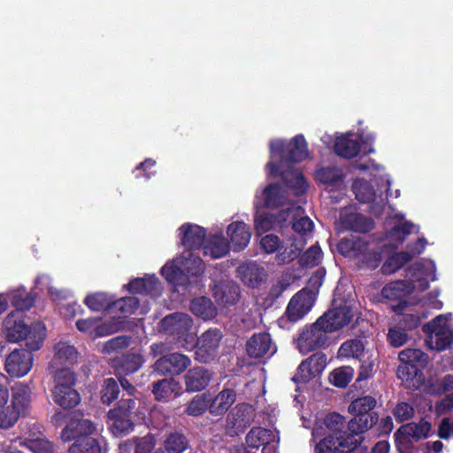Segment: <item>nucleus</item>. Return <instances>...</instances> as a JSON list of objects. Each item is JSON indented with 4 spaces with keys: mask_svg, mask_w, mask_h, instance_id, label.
Wrapping results in <instances>:
<instances>
[{
    "mask_svg": "<svg viewBox=\"0 0 453 453\" xmlns=\"http://www.w3.org/2000/svg\"><path fill=\"white\" fill-rule=\"evenodd\" d=\"M180 389V386L179 381L175 380L173 378H164L153 382L151 392L157 402L167 403L172 398L179 395Z\"/></svg>",
    "mask_w": 453,
    "mask_h": 453,
    "instance_id": "nucleus-23",
    "label": "nucleus"
},
{
    "mask_svg": "<svg viewBox=\"0 0 453 453\" xmlns=\"http://www.w3.org/2000/svg\"><path fill=\"white\" fill-rule=\"evenodd\" d=\"M314 228L313 221L307 216L301 217L292 221V229L295 233L300 234V239H305V236L311 234Z\"/></svg>",
    "mask_w": 453,
    "mask_h": 453,
    "instance_id": "nucleus-58",
    "label": "nucleus"
},
{
    "mask_svg": "<svg viewBox=\"0 0 453 453\" xmlns=\"http://www.w3.org/2000/svg\"><path fill=\"white\" fill-rule=\"evenodd\" d=\"M229 242L221 234L211 235L203 245L204 254L212 258L225 257L229 252Z\"/></svg>",
    "mask_w": 453,
    "mask_h": 453,
    "instance_id": "nucleus-32",
    "label": "nucleus"
},
{
    "mask_svg": "<svg viewBox=\"0 0 453 453\" xmlns=\"http://www.w3.org/2000/svg\"><path fill=\"white\" fill-rule=\"evenodd\" d=\"M136 408V398L135 397H126L123 395L121 399L117 403L116 406L110 411H116V413L123 416L132 418L133 413Z\"/></svg>",
    "mask_w": 453,
    "mask_h": 453,
    "instance_id": "nucleus-59",
    "label": "nucleus"
},
{
    "mask_svg": "<svg viewBox=\"0 0 453 453\" xmlns=\"http://www.w3.org/2000/svg\"><path fill=\"white\" fill-rule=\"evenodd\" d=\"M12 407H10L18 418L28 413L32 401V388L29 384L16 383L12 388Z\"/></svg>",
    "mask_w": 453,
    "mask_h": 453,
    "instance_id": "nucleus-19",
    "label": "nucleus"
},
{
    "mask_svg": "<svg viewBox=\"0 0 453 453\" xmlns=\"http://www.w3.org/2000/svg\"><path fill=\"white\" fill-rule=\"evenodd\" d=\"M237 271L242 275V280L252 288L257 287L265 276L264 267L256 263L239 266Z\"/></svg>",
    "mask_w": 453,
    "mask_h": 453,
    "instance_id": "nucleus-37",
    "label": "nucleus"
},
{
    "mask_svg": "<svg viewBox=\"0 0 453 453\" xmlns=\"http://www.w3.org/2000/svg\"><path fill=\"white\" fill-rule=\"evenodd\" d=\"M6 339L9 342L24 341L30 351L39 350L46 338V327L42 322L28 326L20 312H11L4 319Z\"/></svg>",
    "mask_w": 453,
    "mask_h": 453,
    "instance_id": "nucleus-3",
    "label": "nucleus"
},
{
    "mask_svg": "<svg viewBox=\"0 0 453 453\" xmlns=\"http://www.w3.org/2000/svg\"><path fill=\"white\" fill-rule=\"evenodd\" d=\"M212 373L206 368L196 366L189 369L184 375V384L187 392H199L210 383Z\"/></svg>",
    "mask_w": 453,
    "mask_h": 453,
    "instance_id": "nucleus-20",
    "label": "nucleus"
},
{
    "mask_svg": "<svg viewBox=\"0 0 453 453\" xmlns=\"http://www.w3.org/2000/svg\"><path fill=\"white\" fill-rule=\"evenodd\" d=\"M401 315L397 326L403 327L404 331L413 330L419 326L420 317L417 314L412 313H397Z\"/></svg>",
    "mask_w": 453,
    "mask_h": 453,
    "instance_id": "nucleus-64",
    "label": "nucleus"
},
{
    "mask_svg": "<svg viewBox=\"0 0 453 453\" xmlns=\"http://www.w3.org/2000/svg\"><path fill=\"white\" fill-rule=\"evenodd\" d=\"M326 355L323 352H316L305 359L308 365L311 368L315 377L324 371L326 365Z\"/></svg>",
    "mask_w": 453,
    "mask_h": 453,
    "instance_id": "nucleus-61",
    "label": "nucleus"
},
{
    "mask_svg": "<svg viewBox=\"0 0 453 453\" xmlns=\"http://www.w3.org/2000/svg\"><path fill=\"white\" fill-rule=\"evenodd\" d=\"M33 453H54L55 445L45 437L27 438L20 443Z\"/></svg>",
    "mask_w": 453,
    "mask_h": 453,
    "instance_id": "nucleus-46",
    "label": "nucleus"
},
{
    "mask_svg": "<svg viewBox=\"0 0 453 453\" xmlns=\"http://www.w3.org/2000/svg\"><path fill=\"white\" fill-rule=\"evenodd\" d=\"M430 430L431 424L428 421L422 419L418 423H409L401 426L397 430V433L418 441L422 438H426Z\"/></svg>",
    "mask_w": 453,
    "mask_h": 453,
    "instance_id": "nucleus-39",
    "label": "nucleus"
},
{
    "mask_svg": "<svg viewBox=\"0 0 453 453\" xmlns=\"http://www.w3.org/2000/svg\"><path fill=\"white\" fill-rule=\"evenodd\" d=\"M377 401L373 396L365 395L356 398L349 406V412L353 418L347 423L346 430L355 434V437L365 441V434L369 431L379 420V415L373 411Z\"/></svg>",
    "mask_w": 453,
    "mask_h": 453,
    "instance_id": "nucleus-4",
    "label": "nucleus"
},
{
    "mask_svg": "<svg viewBox=\"0 0 453 453\" xmlns=\"http://www.w3.org/2000/svg\"><path fill=\"white\" fill-rule=\"evenodd\" d=\"M131 337L128 335H118L104 342L103 351L107 354L120 351L129 346Z\"/></svg>",
    "mask_w": 453,
    "mask_h": 453,
    "instance_id": "nucleus-53",
    "label": "nucleus"
},
{
    "mask_svg": "<svg viewBox=\"0 0 453 453\" xmlns=\"http://www.w3.org/2000/svg\"><path fill=\"white\" fill-rule=\"evenodd\" d=\"M413 285L407 280H395L386 284L381 289V296L387 300L397 301V303L392 305V311L395 313H401L408 306L409 303L405 300L413 291Z\"/></svg>",
    "mask_w": 453,
    "mask_h": 453,
    "instance_id": "nucleus-15",
    "label": "nucleus"
},
{
    "mask_svg": "<svg viewBox=\"0 0 453 453\" xmlns=\"http://www.w3.org/2000/svg\"><path fill=\"white\" fill-rule=\"evenodd\" d=\"M275 224L274 214L273 213L257 214L254 218L255 229L260 234L273 229Z\"/></svg>",
    "mask_w": 453,
    "mask_h": 453,
    "instance_id": "nucleus-55",
    "label": "nucleus"
},
{
    "mask_svg": "<svg viewBox=\"0 0 453 453\" xmlns=\"http://www.w3.org/2000/svg\"><path fill=\"white\" fill-rule=\"evenodd\" d=\"M191 312L203 320L212 319L217 316V309L212 301L206 296L194 298L190 302Z\"/></svg>",
    "mask_w": 453,
    "mask_h": 453,
    "instance_id": "nucleus-34",
    "label": "nucleus"
},
{
    "mask_svg": "<svg viewBox=\"0 0 453 453\" xmlns=\"http://www.w3.org/2000/svg\"><path fill=\"white\" fill-rule=\"evenodd\" d=\"M54 360L61 365H72L77 361L78 351L74 346L65 342H58L55 347Z\"/></svg>",
    "mask_w": 453,
    "mask_h": 453,
    "instance_id": "nucleus-41",
    "label": "nucleus"
},
{
    "mask_svg": "<svg viewBox=\"0 0 453 453\" xmlns=\"http://www.w3.org/2000/svg\"><path fill=\"white\" fill-rule=\"evenodd\" d=\"M315 378L311 368L308 365L305 360L302 361L296 369V372L292 378V380L296 384H306Z\"/></svg>",
    "mask_w": 453,
    "mask_h": 453,
    "instance_id": "nucleus-60",
    "label": "nucleus"
},
{
    "mask_svg": "<svg viewBox=\"0 0 453 453\" xmlns=\"http://www.w3.org/2000/svg\"><path fill=\"white\" fill-rule=\"evenodd\" d=\"M388 343L394 348H399L404 345L408 340V334L403 327L395 326L390 327L387 334Z\"/></svg>",
    "mask_w": 453,
    "mask_h": 453,
    "instance_id": "nucleus-57",
    "label": "nucleus"
},
{
    "mask_svg": "<svg viewBox=\"0 0 453 453\" xmlns=\"http://www.w3.org/2000/svg\"><path fill=\"white\" fill-rule=\"evenodd\" d=\"M428 356L418 349H406L399 353L400 362L413 364L422 368L427 363Z\"/></svg>",
    "mask_w": 453,
    "mask_h": 453,
    "instance_id": "nucleus-50",
    "label": "nucleus"
},
{
    "mask_svg": "<svg viewBox=\"0 0 453 453\" xmlns=\"http://www.w3.org/2000/svg\"><path fill=\"white\" fill-rule=\"evenodd\" d=\"M256 417V411L251 404L242 403L230 410L226 418V434L235 437L244 433Z\"/></svg>",
    "mask_w": 453,
    "mask_h": 453,
    "instance_id": "nucleus-9",
    "label": "nucleus"
},
{
    "mask_svg": "<svg viewBox=\"0 0 453 453\" xmlns=\"http://www.w3.org/2000/svg\"><path fill=\"white\" fill-rule=\"evenodd\" d=\"M271 158L278 157L279 161L273 160L266 164L270 177H276L278 172L291 169L299 171L294 164L302 162L308 157V144L303 134H296L289 142L283 140H272L270 142Z\"/></svg>",
    "mask_w": 453,
    "mask_h": 453,
    "instance_id": "nucleus-2",
    "label": "nucleus"
},
{
    "mask_svg": "<svg viewBox=\"0 0 453 453\" xmlns=\"http://www.w3.org/2000/svg\"><path fill=\"white\" fill-rule=\"evenodd\" d=\"M330 333L324 323L317 324V320L310 326H305L296 339V345L299 351L308 354L316 349L324 348L327 345Z\"/></svg>",
    "mask_w": 453,
    "mask_h": 453,
    "instance_id": "nucleus-11",
    "label": "nucleus"
},
{
    "mask_svg": "<svg viewBox=\"0 0 453 453\" xmlns=\"http://www.w3.org/2000/svg\"><path fill=\"white\" fill-rule=\"evenodd\" d=\"M393 415L397 422H403L413 417L414 409L410 403L402 402L395 405L393 410Z\"/></svg>",
    "mask_w": 453,
    "mask_h": 453,
    "instance_id": "nucleus-63",
    "label": "nucleus"
},
{
    "mask_svg": "<svg viewBox=\"0 0 453 453\" xmlns=\"http://www.w3.org/2000/svg\"><path fill=\"white\" fill-rule=\"evenodd\" d=\"M443 315L435 317L423 325L422 331L427 334L426 343L432 349L442 351L453 344V332L446 323H441Z\"/></svg>",
    "mask_w": 453,
    "mask_h": 453,
    "instance_id": "nucleus-10",
    "label": "nucleus"
},
{
    "mask_svg": "<svg viewBox=\"0 0 453 453\" xmlns=\"http://www.w3.org/2000/svg\"><path fill=\"white\" fill-rule=\"evenodd\" d=\"M161 274L169 283L173 285H184L186 283L182 268L173 263L165 264L161 269Z\"/></svg>",
    "mask_w": 453,
    "mask_h": 453,
    "instance_id": "nucleus-51",
    "label": "nucleus"
},
{
    "mask_svg": "<svg viewBox=\"0 0 453 453\" xmlns=\"http://www.w3.org/2000/svg\"><path fill=\"white\" fill-rule=\"evenodd\" d=\"M163 446L167 453H183L190 448V441L182 430L173 429L165 434Z\"/></svg>",
    "mask_w": 453,
    "mask_h": 453,
    "instance_id": "nucleus-25",
    "label": "nucleus"
},
{
    "mask_svg": "<svg viewBox=\"0 0 453 453\" xmlns=\"http://www.w3.org/2000/svg\"><path fill=\"white\" fill-rule=\"evenodd\" d=\"M272 338L266 332L256 333L246 342V351L252 358H261L270 350Z\"/></svg>",
    "mask_w": 453,
    "mask_h": 453,
    "instance_id": "nucleus-24",
    "label": "nucleus"
},
{
    "mask_svg": "<svg viewBox=\"0 0 453 453\" xmlns=\"http://www.w3.org/2000/svg\"><path fill=\"white\" fill-rule=\"evenodd\" d=\"M84 303L94 311H107L114 306V301L104 293H95L86 296Z\"/></svg>",
    "mask_w": 453,
    "mask_h": 453,
    "instance_id": "nucleus-42",
    "label": "nucleus"
},
{
    "mask_svg": "<svg viewBox=\"0 0 453 453\" xmlns=\"http://www.w3.org/2000/svg\"><path fill=\"white\" fill-rule=\"evenodd\" d=\"M114 303L113 307H117L124 316L134 314L140 305V302L135 296L123 297Z\"/></svg>",
    "mask_w": 453,
    "mask_h": 453,
    "instance_id": "nucleus-56",
    "label": "nucleus"
},
{
    "mask_svg": "<svg viewBox=\"0 0 453 453\" xmlns=\"http://www.w3.org/2000/svg\"><path fill=\"white\" fill-rule=\"evenodd\" d=\"M150 354L157 359L153 364L154 372L162 376H179L191 365L188 356L180 352H168V348L164 342H155L150 347Z\"/></svg>",
    "mask_w": 453,
    "mask_h": 453,
    "instance_id": "nucleus-5",
    "label": "nucleus"
},
{
    "mask_svg": "<svg viewBox=\"0 0 453 453\" xmlns=\"http://www.w3.org/2000/svg\"><path fill=\"white\" fill-rule=\"evenodd\" d=\"M181 268L184 277L188 276H200L204 272V263L203 260L193 254H188V257L181 262Z\"/></svg>",
    "mask_w": 453,
    "mask_h": 453,
    "instance_id": "nucleus-47",
    "label": "nucleus"
},
{
    "mask_svg": "<svg viewBox=\"0 0 453 453\" xmlns=\"http://www.w3.org/2000/svg\"><path fill=\"white\" fill-rule=\"evenodd\" d=\"M280 180L269 183L263 190L262 196L264 206L275 209L290 202V196L299 197L304 195L308 189V182L300 171L287 169L278 172Z\"/></svg>",
    "mask_w": 453,
    "mask_h": 453,
    "instance_id": "nucleus-1",
    "label": "nucleus"
},
{
    "mask_svg": "<svg viewBox=\"0 0 453 453\" xmlns=\"http://www.w3.org/2000/svg\"><path fill=\"white\" fill-rule=\"evenodd\" d=\"M354 315L352 306L343 302L326 311L317 319V324L324 323L326 328L333 333L349 324Z\"/></svg>",
    "mask_w": 453,
    "mask_h": 453,
    "instance_id": "nucleus-13",
    "label": "nucleus"
},
{
    "mask_svg": "<svg viewBox=\"0 0 453 453\" xmlns=\"http://www.w3.org/2000/svg\"><path fill=\"white\" fill-rule=\"evenodd\" d=\"M134 453H151L156 445V441L151 434L145 436H134Z\"/></svg>",
    "mask_w": 453,
    "mask_h": 453,
    "instance_id": "nucleus-62",
    "label": "nucleus"
},
{
    "mask_svg": "<svg viewBox=\"0 0 453 453\" xmlns=\"http://www.w3.org/2000/svg\"><path fill=\"white\" fill-rule=\"evenodd\" d=\"M180 230L183 233L181 238V244L188 250H199L207 241L206 229L192 224H184L180 227Z\"/></svg>",
    "mask_w": 453,
    "mask_h": 453,
    "instance_id": "nucleus-21",
    "label": "nucleus"
},
{
    "mask_svg": "<svg viewBox=\"0 0 453 453\" xmlns=\"http://www.w3.org/2000/svg\"><path fill=\"white\" fill-rule=\"evenodd\" d=\"M95 424L85 418L71 419L61 432L63 441H76V440L95 434Z\"/></svg>",
    "mask_w": 453,
    "mask_h": 453,
    "instance_id": "nucleus-18",
    "label": "nucleus"
},
{
    "mask_svg": "<svg viewBox=\"0 0 453 453\" xmlns=\"http://www.w3.org/2000/svg\"><path fill=\"white\" fill-rule=\"evenodd\" d=\"M236 392L232 388H224L213 399H210V413L222 416L234 403Z\"/></svg>",
    "mask_w": 453,
    "mask_h": 453,
    "instance_id": "nucleus-26",
    "label": "nucleus"
},
{
    "mask_svg": "<svg viewBox=\"0 0 453 453\" xmlns=\"http://www.w3.org/2000/svg\"><path fill=\"white\" fill-rule=\"evenodd\" d=\"M306 245V239L298 240L293 238L288 246H280L276 255V261L280 265L288 264L300 256L301 251Z\"/></svg>",
    "mask_w": 453,
    "mask_h": 453,
    "instance_id": "nucleus-35",
    "label": "nucleus"
},
{
    "mask_svg": "<svg viewBox=\"0 0 453 453\" xmlns=\"http://www.w3.org/2000/svg\"><path fill=\"white\" fill-rule=\"evenodd\" d=\"M322 250L318 244L311 245L300 257L303 265L313 267L320 263Z\"/></svg>",
    "mask_w": 453,
    "mask_h": 453,
    "instance_id": "nucleus-54",
    "label": "nucleus"
},
{
    "mask_svg": "<svg viewBox=\"0 0 453 453\" xmlns=\"http://www.w3.org/2000/svg\"><path fill=\"white\" fill-rule=\"evenodd\" d=\"M56 385L52 389V398L56 404L68 410L81 402L80 393L73 388L77 378L69 368L58 369L55 374Z\"/></svg>",
    "mask_w": 453,
    "mask_h": 453,
    "instance_id": "nucleus-6",
    "label": "nucleus"
},
{
    "mask_svg": "<svg viewBox=\"0 0 453 453\" xmlns=\"http://www.w3.org/2000/svg\"><path fill=\"white\" fill-rule=\"evenodd\" d=\"M353 192L360 203H371L375 200L376 194L372 186L365 180H357L353 183Z\"/></svg>",
    "mask_w": 453,
    "mask_h": 453,
    "instance_id": "nucleus-49",
    "label": "nucleus"
},
{
    "mask_svg": "<svg viewBox=\"0 0 453 453\" xmlns=\"http://www.w3.org/2000/svg\"><path fill=\"white\" fill-rule=\"evenodd\" d=\"M193 325L192 319L186 313L174 312L165 316L159 322L160 331L177 338L184 337Z\"/></svg>",
    "mask_w": 453,
    "mask_h": 453,
    "instance_id": "nucleus-16",
    "label": "nucleus"
},
{
    "mask_svg": "<svg viewBox=\"0 0 453 453\" xmlns=\"http://www.w3.org/2000/svg\"><path fill=\"white\" fill-rule=\"evenodd\" d=\"M345 228L357 233H368L373 229L374 222L372 219L357 212H350L342 218Z\"/></svg>",
    "mask_w": 453,
    "mask_h": 453,
    "instance_id": "nucleus-31",
    "label": "nucleus"
},
{
    "mask_svg": "<svg viewBox=\"0 0 453 453\" xmlns=\"http://www.w3.org/2000/svg\"><path fill=\"white\" fill-rule=\"evenodd\" d=\"M223 338L222 332L218 328H210L197 339L195 359L203 364H210L219 355V349Z\"/></svg>",
    "mask_w": 453,
    "mask_h": 453,
    "instance_id": "nucleus-12",
    "label": "nucleus"
},
{
    "mask_svg": "<svg viewBox=\"0 0 453 453\" xmlns=\"http://www.w3.org/2000/svg\"><path fill=\"white\" fill-rule=\"evenodd\" d=\"M365 351V344L361 338L345 341L339 349V355L345 357L360 359Z\"/></svg>",
    "mask_w": 453,
    "mask_h": 453,
    "instance_id": "nucleus-44",
    "label": "nucleus"
},
{
    "mask_svg": "<svg viewBox=\"0 0 453 453\" xmlns=\"http://www.w3.org/2000/svg\"><path fill=\"white\" fill-rule=\"evenodd\" d=\"M35 303V296L25 290H17L12 296V304L19 311L29 310Z\"/></svg>",
    "mask_w": 453,
    "mask_h": 453,
    "instance_id": "nucleus-52",
    "label": "nucleus"
},
{
    "mask_svg": "<svg viewBox=\"0 0 453 453\" xmlns=\"http://www.w3.org/2000/svg\"><path fill=\"white\" fill-rule=\"evenodd\" d=\"M109 428L114 436H122L134 430V424L132 418L109 411L107 413Z\"/></svg>",
    "mask_w": 453,
    "mask_h": 453,
    "instance_id": "nucleus-29",
    "label": "nucleus"
},
{
    "mask_svg": "<svg viewBox=\"0 0 453 453\" xmlns=\"http://www.w3.org/2000/svg\"><path fill=\"white\" fill-rule=\"evenodd\" d=\"M315 179L320 183L335 186L342 181L343 173L335 165L322 166L316 170Z\"/></svg>",
    "mask_w": 453,
    "mask_h": 453,
    "instance_id": "nucleus-38",
    "label": "nucleus"
},
{
    "mask_svg": "<svg viewBox=\"0 0 453 453\" xmlns=\"http://www.w3.org/2000/svg\"><path fill=\"white\" fill-rule=\"evenodd\" d=\"M68 453H106L102 440L96 435L81 437L74 441Z\"/></svg>",
    "mask_w": 453,
    "mask_h": 453,
    "instance_id": "nucleus-28",
    "label": "nucleus"
},
{
    "mask_svg": "<svg viewBox=\"0 0 453 453\" xmlns=\"http://www.w3.org/2000/svg\"><path fill=\"white\" fill-rule=\"evenodd\" d=\"M274 439L275 435L271 429L254 426L247 434L245 441L249 448L257 449L261 446L269 445Z\"/></svg>",
    "mask_w": 453,
    "mask_h": 453,
    "instance_id": "nucleus-30",
    "label": "nucleus"
},
{
    "mask_svg": "<svg viewBox=\"0 0 453 453\" xmlns=\"http://www.w3.org/2000/svg\"><path fill=\"white\" fill-rule=\"evenodd\" d=\"M345 431L329 432L315 447V453H351L361 446L362 439Z\"/></svg>",
    "mask_w": 453,
    "mask_h": 453,
    "instance_id": "nucleus-7",
    "label": "nucleus"
},
{
    "mask_svg": "<svg viewBox=\"0 0 453 453\" xmlns=\"http://www.w3.org/2000/svg\"><path fill=\"white\" fill-rule=\"evenodd\" d=\"M334 150L339 157L350 159L359 153L360 144L357 141L352 140L348 136H342L335 140Z\"/></svg>",
    "mask_w": 453,
    "mask_h": 453,
    "instance_id": "nucleus-36",
    "label": "nucleus"
},
{
    "mask_svg": "<svg viewBox=\"0 0 453 453\" xmlns=\"http://www.w3.org/2000/svg\"><path fill=\"white\" fill-rule=\"evenodd\" d=\"M210 398L206 394L196 395L189 401L185 409V413L192 417L202 416L208 410L210 411Z\"/></svg>",
    "mask_w": 453,
    "mask_h": 453,
    "instance_id": "nucleus-43",
    "label": "nucleus"
},
{
    "mask_svg": "<svg viewBox=\"0 0 453 453\" xmlns=\"http://www.w3.org/2000/svg\"><path fill=\"white\" fill-rule=\"evenodd\" d=\"M314 300L303 290L298 291L289 300L284 314L278 319V325L283 329L289 330L291 326L303 319L311 310Z\"/></svg>",
    "mask_w": 453,
    "mask_h": 453,
    "instance_id": "nucleus-8",
    "label": "nucleus"
},
{
    "mask_svg": "<svg viewBox=\"0 0 453 453\" xmlns=\"http://www.w3.org/2000/svg\"><path fill=\"white\" fill-rule=\"evenodd\" d=\"M422 376L421 368L413 364L401 362L397 367V377L405 384L406 388H418Z\"/></svg>",
    "mask_w": 453,
    "mask_h": 453,
    "instance_id": "nucleus-33",
    "label": "nucleus"
},
{
    "mask_svg": "<svg viewBox=\"0 0 453 453\" xmlns=\"http://www.w3.org/2000/svg\"><path fill=\"white\" fill-rule=\"evenodd\" d=\"M354 370L350 366H342L334 369L329 375V380L334 387L344 388L351 381Z\"/></svg>",
    "mask_w": 453,
    "mask_h": 453,
    "instance_id": "nucleus-48",
    "label": "nucleus"
},
{
    "mask_svg": "<svg viewBox=\"0 0 453 453\" xmlns=\"http://www.w3.org/2000/svg\"><path fill=\"white\" fill-rule=\"evenodd\" d=\"M33 351L29 349H15L6 357L4 370L11 377L20 378L27 375L34 364Z\"/></svg>",
    "mask_w": 453,
    "mask_h": 453,
    "instance_id": "nucleus-14",
    "label": "nucleus"
},
{
    "mask_svg": "<svg viewBox=\"0 0 453 453\" xmlns=\"http://www.w3.org/2000/svg\"><path fill=\"white\" fill-rule=\"evenodd\" d=\"M120 389L118 381L114 378L104 380L100 390L101 401L104 404L110 405L116 401L119 395Z\"/></svg>",
    "mask_w": 453,
    "mask_h": 453,
    "instance_id": "nucleus-45",
    "label": "nucleus"
},
{
    "mask_svg": "<svg viewBox=\"0 0 453 453\" xmlns=\"http://www.w3.org/2000/svg\"><path fill=\"white\" fill-rule=\"evenodd\" d=\"M412 259V256L406 251L395 252L388 257L381 265V273L386 275L392 274L401 269Z\"/></svg>",
    "mask_w": 453,
    "mask_h": 453,
    "instance_id": "nucleus-40",
    "label": "nucleus"
},
{
    "mask_svg": "<svg viewBox=\"0 0 453 453\" xmlns=\"http://www.w3.org/2000/svg\"><path fill=\"white\" fill-rule=\"evenodd\" d=\"M232 249L235 252L244 250L250 242L251 233L250 227L242 221L231 223L226 229Z\"/></svg>",
    "mask_w": 453,
    "mask_h": 453,
    "instance_id": "nucleus-22",
    "label": "nucleus"
},
{
    "mask_svg": "<svg viewBox=\"0 0 453 453\" xmlns=\"http://www.w3.org/2000/svg\"><path fill=\"white\" fill-rule=\"evenodd\" d=\"M144 363L141 353L127 352L112 359V367L117 376H126L136 372Z\"/></svg>",
    "mask_w": 453,
    "mask_h": 453,
    "instance_id": "nucleus-17",
    "label": "nucleus"
},
{
    "mask_svg": "<svg viewBox=\"0 0 453 453\" xmlns=\"http://www.w3.org/2000/svg\"><path fill=\"white\" fill-rule=\"evenodd\" d=\"M159 281L154 275L135 278L127 285L128 291L133 295L155 296L158 291Z\"/></svg>",
    "mask_w": 453,
    "mask_h": 453,
    "instance_id": "nucleus-27",
    "label": "nucleus"
}]
</instances>
